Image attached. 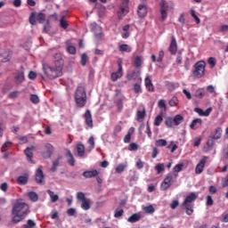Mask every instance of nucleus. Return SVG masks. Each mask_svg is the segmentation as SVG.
<instances>
[{"instance_id":"f257e3e1","label":"nucleus","mask_w":228,"mask_h":228,"mask_svg":"<svg viewBox=\"0 0 228 228\" xmlns=\"http://www.w3.org/2000/svg\"><path fill=\"white\" fill-rule=\"evenodd\" d=\"M29 212V208L25 202L18 201L14 204L12 209V221L13 224H18L28 216Z\"/></svg>"},{"instance_id":"f03ea898","label":"nucleus","mask_w":228,"mask_h":228,"mask_svg":"<svg viewBox=\"0 0 228 228\" xmlns=\"http://www.w3.org/2000/svg\"><path fill=\"white\" fill-rule=\"evenodd\" d=\"M55 68L46 67L45 72L50 79H54L62 75V66L64 61L61 53H56L54 56Z\"/></svg>"},{"instance_id":"7ed1b4c3","label":"nucleus","mask_w":228,"mask_h":228,"mask_svg":"<svg viewBox=\"0 0 228 228\" xmlns=\"http://www.w3.org/2000/svg\"><path fill=\"white\" fill-rule=\"evenodd\" d=\"M86 90L85 86H78V87H77V91H75V104H77V107L83 109L86 107Z\"/></svg>"},{"instance_id":"20e7f679","label":"nucleus","mask_w":228,"mask_h":228,"mask_svg":"<svg viewBox=\"0 0 228 228\" xmlns=\"http://www.w3.org/2000/svg\"><path fill=\"white\" fill-rule=\"evenodd\" d=\"M198 196L195 193L191 192L186 197L185 200L183 201L182 206L186 209V214L188 216L192 215V213L194 212L192 202L196 200Z\"/></svg>"},{"instance_id":"39448f33","label":"nucleus","mask_w":228,"mask_h":228,"mask_svg":"<svg viewBox=\"0 0 228 228\" xmlns=\"http://www.w3.org/2000/svg\"><path fill=\"white\" fill-rule=\"evenodd\" d=\"M207 63L204 61H200L195 63L194 69L192 70V75L195 78H201L206 74Z\"/></svg>"},{"instance_id":"423d86ee","label":"nucleus","mask_w":228,"mask_h":228,"mask_svg":"<svg viewBox=\"0 0 228 228\" xmlns=\"http://www.w3.org/2000/svg\"><path fill=\"white\" fill-rule=\"evenodd\" d=\"M177 177H178L177 174H172V173L167 174L164 181L161 183L160 190L164 191L168 190L173 184V183L176 181Z\"/></svg>"},{"instance_id":"0eeeda50","label":"nucleus","mask_w":228,"mask_h":228,"mask_svg":"<svg viewBox=\"0 0 228 228\" xmlns=\"http://www.w3.org/2000/svg\"><path fill=\"white\" fill-rule=\"evenodd\" d=\"M29 23L32 26H36L37 25V20L38 21V23L43 24L45 20V14L44 12H32L29 15Z\"/></svg>"},{"instance_id":"6e6552de","label":"nucleus","mask_w":228,"mask_h":228,"mask_svg":"<svg viewBox=\"0 0 228 228\" xmlns=\"http://www.w3.org/2000/svg\"><path fill=\"white\" fill-rule=\"evenodd\" d=\"M118 69L117 72H113L110 75V79L113 82L118 81V79L121 78L123 77V65H122V61H118Z\"/></svg>"},{"instance_id":"1a4fd4ad","label":"nucleus","mask_w":228,"mask_h":228,"mask_svg":"<svg viewBox=\"0 0 228 228\" xmlns=\"http://www.w3.org/2000/svg\"><path fill=\"white\" fill-rule=\"evenodd\" d=\"M159 6H160L161 20L162 21H164L167 17V11L169 10V5L167 4V2L166 0H161L159 2Z\"/></svg>"},{"instance_id":"9d476101","label":"nucleus","mask_w":228,"mask_h":228,"mask_svg":"<svg viewBox=\"0 0 228 228\" xmlns=\"http://www.w3.org/2000/svg\"><path fill=\"white\" fill-rule=\"evenodd\" d=\"M53 146L51 143H45L44 145V151L42 152V156L44 159H50L53 153Z\"/></svg>"},{"instance_id":"9b49d317","label":"nucleus","mask_w":228,"mask_h":228,"mask_svg":"<svg viewBox=\"0 0 228 228\" xmlns=\"http://www.w3.org/2000/svg\"><path fill=\"white\" fill-rule=\"evenodd\" d=\"M208 156H204L199 162V164H197L196 167H195V173L196 175H200L202 174V172L204 171L206 163L208 161Z\"/></svg>"},{"instance_id":"f8f14e48","label":"nucleus","mask_w":228,"mask_h":228,"mask_svg":"<svg viewBox=\"0 0 228 228\" xmlns=\"http://www.w3.org/2000/svg\"><path fill=\"white\" fill-rule=\"evenodd\" d=\"M84 120L86 121V126L89 128H94V120L92 113L89 110H86V113H84Z\"/></svg>"},{"instance_id":"ddd939ff","label":"nucleus","mask_w":228,"mask_h":228,"mask_svg":"<svg viewBox=\"0 0 228 228\" xmlns=\"http://www.w3.org/2000/svg\"><path fill=\"white\" fill-rule=\"evenodd\" d=\"M178 50L177 42L174 36L171 37V43L168 51L171 55H175Z\"/></svg>"},{"instance_id":"4468645a","label":"nucleus","mask_w":228,"mask_h":228,"mask_svg":"<svg viewBox=\"0 0 228 228\" xmlns=\"http://www.w3.org/2000/svg\"><path fill=\"white\" fill-rule=\"evenodd\" d=\"M137 14L139 18H145L147 16V5L139 4L137 7Z\"/></svg>"},{"instance_id":"2eb2a0df","label":"nucleus","mask_w":228,"mask_h":228,"mask_svg":"<svg viewBox=\"0 0 228 228\" xmlns=\"http://www.w3.org/2000/svg\"><path fill=\"white\" fill-rule=\"evenodd\" d=\"M45 179L42 166L36 171V182L37 184H42L43 181Z\"/></svg>"},{"instance_id":"dca6fc26","label":"nucleus","mask_w":228,"mask_h":228,"mask_svg":"<svg viewBox=\"0 0 228 228\" xmlns=\"http://www.w3.org/2000/svg\"><path fill=\"white\" fill-rule=\"evenodd\" d=\"M66 158H67L68 164L71 167H75L76 160L73 156V153L69 149H66Z\"/></svg>"},{"instance_id":"f3484780","label":"nucleus","mask_w":228,"mask_h":228,"mask_svg":"<svg viewBox=\"0 0 228 228\" xmlns=\"http://www.w3.org/2000/svg\"><path fill=\"white\" fill-rule=\"evenodd\" d=\"M213 109L212 108H208L207 109L206 111H204L202 109L200 108H195L194 112H196L197 114H199L200 117H209V115L211 114Z\"/></svg>"},{"instance_id":"a211bd4d","label":"nucleus","mask_w":228,"mask_h":228,"mask_svg":"<svg viewBox=\"0 0 228 228\" xmlns=\"http://www.w3.org/2000/svg\"><path fill=\"white\" fill-rule=\"evenodd\" d=\"M35 150V146L31 145L30 147H27L24 151L25 155L27 156L28 161L33 163L32 157H33V151Z\"/></svg>"},{"instance_id":"6ab92c4d","label":"nucleus","mask_w":228,"mask_h":228,"mask_svg":"<svg viewBox=\"0 0 228 228\" xmlns=\"http://www.w3.org/2000/svg\"><path fill=\"white\" fill-rule=\"evenodd\" d=\"M222 133H223V129L222 127H216V130H214V133L211 134L210 138L217 141L220 140L222 138Z\"/></svg>"},{"instance_id":"aec40b11","label":"nucleus","mask_w":228,"mask_h":228,"mask_svg":"<svg viewBox=\"0 0 228 228\" xmlns=\"http://www.w3.org/2000/svg\"><path fill=\"white\" fill-rule=\"evenodd\" d=\"M86 179L94 178L99 175V171L97 169H93L92 171H84L82 174Z\"/></svg>"},{"instance_id":"412c9836","label":"nucleus","mask_w":228,"mask_h":228,"mask_svg":"<svg viewBox=\"0 0 228 228\" xmlns=\"http://www.w3.org/2000/svg\"><path fill=\"white\" fill-rule=\"evenodd\" d=\"M201 125H202V119L196 118L191 122V124L190 125V127L191 130H197L201 126Z\"/></svg>"},{"instance_id":"4be33fe9","label":"nucleus","mask_w":228,"mask_h":228,"mask_svg":"<svg viewBox=\"0 0 228 228\" xmlns=\"http://www.w3.org/2000/svg\"><path fill=\"white\" fill-rule=\"evenodd\" d=\"M61 159H62V155H58V158L53 162V166L50 169L51 172L54 173L57 170V167H59L60 161Z\"/></svg>"},{"instance_id":"5701e85b","label":"nucleus","mask_w":228,"mask_h":228,"mask_svg":"<svg viewBox=\"0 0 228 228\" xmlns=\"http://www.w3.org/2000/svg\"><path fill=\"white\" fill-rule=\"evenodd\" d=\"M28 175H24L19 176L16 180V183L20 185H26L28 183Z\"/></svg>"},{"instance_id":"b1692460","label":"nucleus","mask_w":228,"mask_h":228,"mask_svg":"<svg viewBox=\"0 0 228 228\" xmlns=\"http://www.w3.org/2000/svg\"><path fill=\"white\" fill-rule=\"evenodd\" d=\"M144 84H145L146 89H147L149 92H154V85L152 84V80H151V79L149 78V77H147L144 79Z\"/></svg>"},{"instance_id":"393cba45","label":"nucleus","mask_w":228,"mask_h":228,"mask_svg":"<svg viewBox=\"0 0 228 228\" xmlns=\"http://www.w3.org/2000/svg\"><path fill=\"white\" fill-rule=\"evenodd\" d=\"M145 116H146L145 109H143L142 110H137L136 120L141 123L143 121V119H145Z\"/></svg>"},{"instance_id":"a878e982","label":"nucleus","mask_w":228,"mask_h":228,"mask_svg":"<svg viewBox=\"0 0 228 228\" xmlns=\"http://www.w3.org/2000/svg\"><path fill=\"white\" fill-rule=\"evenodd\" d=\"M124 98L123 97H119L118 99L115 100V104L118 108V111L121 112L122 110L124 109Z\"/></svg>"},{"instance_id":"bb28decb","label":"nucleus","mask_w":228,"mask_h":228,"mask_svg":"<svg viewBox=\"0 0 228 228\" xmlns=\"http://www.w3.org/2000/svg\"><path fill=\"white\" fill-rule=\"evenodd\" d=\"M140 71L134 70L132 73H127L126 78L127 80H135L139 77Z\"/></svg>"},{"instance_id":"cd10ccee","label":"nucleus","mask_w":228,"mask_h":228,"mask_svg":"<svg viewBox=\"0 0 228 228\" xmlns=\"http://www.w3.org/2000/svg\"><path fill=\"white\" fill-rule=\"evenodd\" d=\"M142 219L141 215L133 214L130 217H128L127 222L134 224Z\"/></svg>"},{"instance_id":"c85d7f7f","label":"nucleus","mask_w":228,"mask_h":228,"mask_svg":"<svg viewBox=\"0 0 228 228\" xmlns=\"http://www.w3.org/2000/svg\"><path fill=\"white\" fill-rule=\"evenodd\" d=\"M129 12V9L127 4H124L118 10V14H120L119 18L126 16Z\"/></svg>"},{"instance_id":"c756f323","label":"nucleus","mask_w":228,"mask_h":228,"mask_svg":"<svg viewBox=\"0 0 228 228\" xmlns=\"http://www.w3.org/2000/svg\"><path fill=\"white\" fill-rule=\"evenodd\" d=\"M77 153H78V157H84L85 156V146L84 144L80 143L77 145Z\"/></svg>"},{"instance_id":"7c9ffc66","label":"nucleus","mask_w":228,"mask_h":228,"mask_svg":"<svg viewBox=\"0 0 228 228\" xmlns=\"http://www.w3.org/2000/svg\"><path fill=\"white\" fill-rule=\"evenodd\" d=\"M118 51L122 53H131L132 52V47H130L128 45H121L118 47Z\"/></svg>"},{"instance_id":"2f4dec72","label":"nucleus","mask_w":228,"mask_h":228,"mask_svg":"<svg viewBox=\"0 0 228 228\" xmlns=\"http://www.w3.org/2000/svg\"><path fill=\"white\" fill-rule=\"evenodd\" d=\"M173 121L175 125L178 126L183 121V117L182 115H175V118H173Z\"/></svg>"},{"instance_id":"473e14b6","label":"nucleus","mask_w":228,"mask_h":228,"mask_svg":"<svg viewBox=\"0 0 228 228\" xmlns=\"http://www.w3.org/2000/svg\"><path fill=\"white\" fill-rule=\"evenodd\" d=\"M215 141H216V139L212 138L211 136H209L208 142H207V146H208V151H212L215 145Z\"/></svg>"},{"instance_id":"72a5a7b5","label":"nucleus","mask_w":228,"mask_h":228,"mask_svg":"<svg viewBox=\"0 0 228 228\" xmlns=\"http://www.w3.org/2000/svg\"><path fill=\"white\" fill-rule=\"evenodd\" d=\"M142 65V60L141 56H136L134 60V66L135 68H140Z\"/></svg>"},{"instance_id":"f704fd0d","label":"nucleus","mask_w":228,"mask_h":228,"mask_svg":"<svg viewBox=\"0 0 228 228\" xmlns=\"http://www.w3.org/2000/svg\"><path fill=\"white\" fill-rule=\"evenodd\" d=\"M47 193L49 194V196H50V198H51V201H52L53 203H55V202L59 200V196L56 195V194H54L53 191L48 190V191H47Z\"/></svg>"},{"instance_id":"c9c22d12","label":"nucleus","mask_w":228,"mask_h":228,"mask_svg":"<svg viewBox=\"0 0 228 228\" xmlns=\"http://www.w3.org/2000/svg\"><path fill=\"white\" fill-rule=\"evenodd\" d=\"M15 80L17 84H20L23 82L24 80V73L23 72H18L16 77H15Z\"/></svg>"},{"instance_id":"e433bc0d","label":"nucleus","mask_w":228,"mask_h":228,"mask_svg":"<svg viewBox=\"0 0 228 228\" xmlns=\"http://www.w3.org/2000/svg\"><path fill=\"white\" fill-rule=\"evenodd\" d=\"M28 196L29 200H30L31 201H33V202H36V201L38 200V196H37V194L36 192H34V191L28 192Z\"/></svg>"},{"instance_id":"4c0bfd02","label":"nucleus","mask_w":228,"mask_h":228,"mask_svg":"<svg viewBox=\"0 0 228 228\" xmlns=\"http://www.w3.org/2000/svg\"><path fill=\"white\" fill-rule=\"evenodd\" d=\"M82 209L84 210H89L91 206H90V201L86 199L85 200L82 201V205H81Z\"/></svg>"},{"instance_id":"58836bf2","label":"nucleus","mask_w":228,"mask_h":228,"mask_svg":"<svg viewBox=\"0 0 228 228\" xmlns=\"http://www.w3.org/2000/svg\"><path fill=\"white\" fill-rule=\"evenodd\" d=\"M60 26L63 29H67L69 28V23H67V20H65V16H62V18L60 20Z\"/></svg>"},{"instance_id":"ea45409f","label":"nucleus","mask_w":228,"mask_h":228,"mask_svg":"<svg viewBox=\"0 0 228 228\" xmlns=\"http://www.w3.org/2000/svg\"><path fill=\"white\" fill-rule=\"evenodd\" d=\"M162 121H163V117H162V115H158V116L155 118V120H154V122H153V125H154L155 126H159L160 124L162 123Z\"/></svg>"},{"instance_id":"a19ab883","label":"nucleus","mask_w":228,"mask_h":228,"mask_svg":"<svg viewBox=\"0 0 228 228\" xmlns=\"http://www.w3.org/2000/svg\"><path fill=\"white\" fill-rule=\"evenodd\" d=\"M155 144L157 147H165L167 146V142L165 139H159L156 141Z\"/></svg>"},{"instance_id":"79ce46f5","label":"nucleus","mask_w":228,"mask_h":228,"mask_svg":"<svg viewBox=\"0 0 228 228\" xmlns=\"http://www.w3.org/2000/svg\"><path fill=\"white\" fill-rule=\"evenodd\" d=\"M173 122H174V118H172L171 117H167L165 119V124H166V126L167 128H172L173 127Z\"/></svg>"},{"instance_id":"37998d69","label":"nucleus","mask_w":228,"mask_h":228,"mask_svg":"<svg viewBox=\"0 0 228 228\" xmlns=\"http://www.w3.org/2000/svg\"><path fill=\"white\" fill-rule=\"evenodd\" d=\"M10 147H12V142L7 141L3 144L2 148H1V151L6 152L8 151V148H10Z\"/></svg>"},{"instance_id":"c03bdc74","label":"nucleus","mask_w":228,"mask_h":228,"mask_svg":"<svg viewBox=\"0 0 228 228\" xmlns=\"http://www.w3.org/2000/svg\"><path fill=\"white\" fill-rule=\"evenodd\" d=\"M183 164H176V166H175L174 167V173L172 175H175L178 173H180L182 170H183Z\"/></svg>"},{"instance_id":"a18cd8bd","label":"nucleus","mask_w":228,"mask_h":228,"mask_svg":"<svg viewBox=\"0 0 228 228\" xmlns=\"http://www.w3.org/2000/svg\"><path fill=\"white\" fill-rule=\"evenodd\" d=\"M36 225L37 224L33 220L28 219L27 224L23 225V228H34Z\"/></svg>"},{"instance_id":"49530a36","label":"nucleus","mask_w":228,"mask_h":228,"mask_svg":"<svg viewBox=\"0 0 228 228\" xmlns=\"http://www.w3.org/2000/svg\"><path fill=\"white\" fill-rule=\"evenodd\" d=\"M155 170L157 171L158 175L164 172L165 171L164 164H157V166H155Z\"/></svg>"},{"instance_id":"de8ad7c7","label":"nucleus","mask_w":228,"mask_h":228,"mask_svg":"<svg viewBox=\"0 0 228 228\" xmlns=\"http://www.w3.org/2000/svg\"><path fill=\"white\" fill-rule=\"evenodd\" d=\"M126 167V164H118V166H117L115 171L118 174H121L122 172L125 171Z\"/></svg>"},{"instance_id":"09e8293b","label":"nucleus","mask_w":228,"mask_h":228,"mask_svg":"<svg viewBox=\"0 0 228 228\" xmlns=\"http://www.w3.org/2000/svg\"><path fill=\"white\" fill-rule=\"evenodd\" d=\"M134 94H142V86L138 83H135L134 85Z\"/></svg>"},{"instance_id":"8fccbe9b","label":"nucleus","mask_w":228,"mask_h":228,"mask_svg":"<svg viewBox=\"0 0 228 228\" xmlns=\"http://www.w3.org/2000/svg\"><path fill=\"white\" fill-rule=\"evenodd\" d=\"M195 96L197 99H203L205 97V92L202 89H199L196 91Z\"/></svg>"},{"instance_id":"3c124183","label":"nucleus","mask_w":228,"mask_h":228,"mask_svg":"<svg viewBox=\"0 0 228 228\" xmlns=\"http://www.w3.org/2000/svg\"><path fill=\"white\" fill-rule=\"evenodd\" d=\"M122 131V126L120 125H117L113 130V136H118V134Z\"/></svg>"},{"instance_id":"603ef678","label":"nucleus","mask_w":228,"mask_h":228,"mask_svg":"<svg viewBox=\"0 0 228 228\" xmlns=\"http://www.w3.org/2000/svg\"><path fill=\"white\" fill-rule=\"evenodd\" d=\"M143 211L148 214H152L154 213L155 209H154V207H152V205H150L148 207H144Z\"/></svg>"},{"instance_id":"864d4df0","label":"nucleus","mask_w":228,"mask_h":228,"mask_svg":"<svg viewBox=\"0 0 228 228\" xmlns=\"http://www.w3.org/2000/svg\"><path fill=\"white\" fill-rule=\"evenodd\" d=\"M77 200H78V201H81V202L86 200V194L84 192L77 193Z\"/></svg>"},{"instance_id":"5fc2aeb1","label":"nucleus","mask_w":228,"mask_h":228,"mask_svg":"<svg viewBox=\"0 0 228 228\" xmlns=\"http://www.w3.org/2000/svg\"><path fill=\"white\" fill-rule=\"evenodd\" d=\"M208 64L210 65V68H211V69L215 68L216 65V58H214V57H210V58L208 60Z\"/></svg>"},{"instance_id":"6e6d98bb","label":"nucleus","mask_w":228,"mask_h":228,"mask_svg":"<svg viewBox=\"0 0 228 228\" xmlns=\"http://www.w3.org/2000/svg\"><path fill=\"white\" fill-rule=\"evenodd\" d=\"M87 61H88V56L86 53L82 54V57L80 58V64H82V66H86Z\"/></svg>"},{"instance_id":"4d7b16f0","label":"nucleus","mask_w":228,"mask_h":228,"mask_svg":"<svg viewBox=\"0 0 228 228\" xmlns=\"http://www.w3.org/2000/svg\"><path fill=\"white\" fill-rule=\"evenodd\" d=\"M128 150H129L130 151H138V144L135 143V142H131V143L129 144V146H128Z\"/></svg>"},{"instance_id":"13d9d810","label":"nucleus","mask_w":228,"mask_h":228,"mask_svg":"<svg viewBox=\"0 0 228 228\" xmlns=\"http://www.w3.org/2000/svg\"><path fill=\"white\" fill-rule=\"evenodd\" d=\"M177 104H178L177 97L174 96V97L169 101V105H170V107H176Z\"/></svg>"},{"instance_id":"bf43d9fd","label":"nucleus","mask_w":228,"mask_h":228,"mask_svg":"<svg viewBox=\"0 0 228 228\" xmlns=\"http://www.w3.org/2000/svg\"><path fill=\"white\" fill-rule=\"evenodd\" d=\"M30 101H31V102H33V104H38L39 98L37 94H31L30 95Z\"/></svg>"},{"instance_id":"052dcab7","label":"nucleus","mask_w":228,"mask_h":228,"mask_svg":"<svg viewBox=\"0 0 228 228\" xmlns=\"http://www.w3.org/2000/svg\"><path fill=\"white\" fill-rule=\"evenodd\" d=\"M124 209H116L115 210V214H114V217L115 218H119V217H121L123 215H124Z\"/></svg>"},{"instance_id":"680f3d73","label":"nucleus","mask_w":228,"mask_h":228,"mask_svg":"<svg viewBox=\"0 0 228 228\" xmlns=\"http://www.w3.org/2000/svg\"><path fill=\"white\" fill-rule=\"evenodd\" d=\"M158 107L159 109H164V110L166 111L167 110V105H166L165 100H159V103H158Z\"/></svg>"},{"instance_id":"e2e57ef3","label":"nucleus","mask_w":228,"mask_h":228,"mask_svg":"<svg viewBox=\"0 0 228 228\" xmlns=\"http://www.w3.org/2000/svg\"><path fill=\"white\" fill-rule=\"evenodd\" d=\"M191 14L194 18L196 23L200 24V19L199 16H197V14L195 13V11L193 9L191 10Z\"/></svg>"},{"instance_id":"0e129e2a","label":"nucleus","mask_w":228,"mask_h":228,"mask_svg":"<svg viewBox=\"0 0 228 228\" xmlns=\"http://www.w3.org/2000/svg\"><path fill=\"white\" fill-rule=\"evenodd\" d=\"M67 51L70 53V54H76V53H77V50H76V47L75 46H73V45H69L68 47H67Z\"/></svg>"},{"instance_id":"69168bd1","label":"nucleus","mask_w":228,"mask_h":228,"mask_svg":"<svg viewBox=\"0 0 228 228\" xmlns=\"http://www.w3.org/2000/svg\"><path fill=\"white\" fill-rule=\"evenodd\" d=\"M223 157L228 159V143L223 148Z\"/></svg>"},{"instance_id":"338daca9","label":"nucleus","mask_w":228,"mask_h":228,"mask_svg":"<svg viewBox=\"0 0 228 228\" xmlns=\"http://www.w3.org/2000/svg\"><path fill=\"white\" fill-rule=\"evenodd\" d=\"M17 139L20 141L22 143H27L28 142V137L26 135H18Z\"/></svg>"},{"instance_id":"774afa93","label":"nucleus","mask_w":228,"mask_h":228,"mask_svg":"<svg viewBox=\"0 0 228 228\" xmlns=\"http://www.w3.org/2000/svg\"><path fill=\"white\" fill-rule=\"evenodd\" d=\"M166 86L170 91H172V90H174L175 88V84L173 82H169V81L166 82Z\"/></svg>"}]
</instances>
